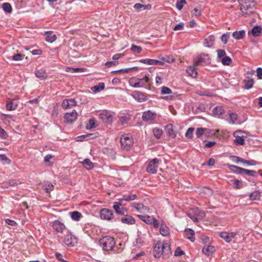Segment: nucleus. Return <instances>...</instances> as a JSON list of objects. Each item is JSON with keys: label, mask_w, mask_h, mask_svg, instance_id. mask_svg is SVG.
<instances>
[{"label": "nucleus", "mask_w": 262, "mask_h": 262, "mask_svg": "<svg viewBox=\"0 0 262 262\" xmlns=\"http://www.w3.org/2000/svg\"><path fill=\"white\" fill-rule=\"evenodd\" d=\"M153 252L155 258L162 256L164 258H168L171 255L170 245L167 241L163 243L158 241L155 245Z\"/></svg>", "instance_id": "f257e3e1"}, {"label": "nucleus", "mask_w": 262, "mask_h": 262, "mask_svg": "<svg viewBox=\"0 0 262 262\" xmlns=\"http://www.w3.org/2000/svg\"><path fill=\"white\" fill-rule=\"evenodd\" d=\"M242 16L246 17L255 12L256 2L254 0H238Z\"/></svg>", "instance_id": "f03ea898"}, {"label": "nucleus", "mask_w": 262, "mask_h": 262, "mask_svg": "<svg viewBox=\"0 0 262 262\" xmlns=\"http://www.w3.org/2000/svg\"><path fill=\"white\" fill-rule=\"evenodd\" d=\"M100 245L105 251H110L115 247V242L113 237L106 236L99 240Z\"/></svg>", "instance_id": "7ed1b4c3"}, {"label": "nucleus", "mask_w": 262, "mask_h": 262, "mask_svg": "<svg viewBox=\"0 0 262 262\" xmlns=\"http://www.w3.org/2000/svg\"><path fill=\"white\" fill-rule=\"evenodd\" d=\"M133 138L129 135H122L120 138L121 148L125 150H129L133 147Z\"/></svg>", "instance_id": "20e7f679"}, {"label": "nucleus", "mask_w": 262, "mask_h": 262, "mask_svg": "<svg viewBox=\"0 0 262 262\" xmlns=\"http://www.w3.org/2000/svg\"><path fill=\"white\" fill-rule=\"evenodd\" d=\"M161 162V160L157 158H154L150 160L146 167V171L151 174H156Z\"/></svg>", "instance_id": "39448f33"}, {"label": "nucleus", "mask_w": 262, "mask_h": 262, "mask_svg": "<svg viewBox=\"0 0 262 262\" xmlns=\"http://www.w3.org/2000/svg\"><path fill=\"white\" fill-rule=\"evenodd\" d=\"M230 169L238 174H245L249 176L256 177L257 172L255 170H248L235 165H231Z\"/></svg>", "instance_id": "423d86ee"}, {"label": "nucleus", "mask_w": 262, "mask_h": 262, "mask_svg": "<svg viewBox=\"0 0 262 262\" xmlns=\"http://www.w3.org/2000/svg\"><path fill=\"white\" fill-rule=\"evenodd\" d=\"M100 217L102 220L111 221L114 217V213L109 209L103 208L100 211Z\"/></svg>", "instance_id": "0eeeda50"}, {"label": "nucleus", "mask_w": 262, "mask_h": 262, "mask_svg": "<svg viewBox=\"0 0 262 262\" xmlns=\"http://www.w3.org/2000/svg\"><path fill=\"white\" fill-rule=\"evenodd\" d=\"M209 62L210 59L209 55L206 54H202L194 62V66H198L199 65L203 66Z\"/></svg>", "instance_id": "6e6552de"}, {"label": "nucleus", "mask_w": 262, "mask_h": 262, "mask_svg": "<svg viewBox=\"0 0 262 262\" xmlns=\"http://www.w3.org/2000/svg\"><path fill=\"white\" fill-rule=\"evenodd\" d=\"M77 118V113L75 110L71 113H67L64 116V121L66 123L72 124L76 121Z\"/></svg>", "instance_id": "1a4fd4ad"}, {"label": "nucleus", "mask_w": 262, "mask_h": 262, "mask_svg": "<svg viewBox=\"0 0 262 262\" xmlns=\"http://www.w3.org/2000/svg\"><path fill=\"white\" fill-rule=\"evenodd\" d=\"M76 243L77 238L74 235L71 233H68L65 235L64 238V243L67 246L73 247Z\"/></svg>", "instance_id": "9d476101"}, {"label": "nucleus", "mask_w": 262, "mask_h": 262, "mask_svg": "<svg viewBox=\"0 0 262 262\" xmlns=\"http://www.w3.org/2000/svg\"><path fill=\"white\" fill-rule=\"evenodd\" d=\"M52 227L56 232L59 233H63L67 229L64 224L58 220H55L53 222Z\"/></svg>", "instance_id": "9b49d317"}, {"label": "nucleus", "mask_w": 262, "mask_h": 262, "mask_svg": "<svg viewBox=\"0 0 262 262\" xmlns=\"http://www.w3.org/2000/svg\"><path fill=\"white\" fill-rule=\"evenodd\" d=\"M156 113L150 110L144 112L142 114V120L145 122L154 120L156 117Z\"/></svg>", "instance_id": "f8f14e48"}, {"label": "nucleus", "mask_w": 262, "mask_h": 262, "mask_svg": "<svg viewBox=\"0 0 262 262\" xmlns=\"http://www.w3.org/2000/svg\"><path fill=\"white\" fill-rule=\"evenodd\" d=\"M133 97L140 102H144L148 99V96L145 93L139 91L134 92Z\"/></svg>", "instance_id": "ddd939ff"}, {"label": "nucleus", "mask_w": 262, "mask_h": 262, "mask_svg": "<svg viewBox=\"0 0 262 262\" xmlns=\"http://www.w3.org/2000/svg\"><path fill=\"white\" fill-rule=\"evenodd\" d=\"M99 118L104 122L111 123L113 121V116L110 113L104 111L99 115Z\"/></svg>", "instance_id": "4468645a"}, {"label": "nucleus", "mask_w": 262, "mask_h": 262, "mask_svg": "<svg viewBox=\"0 0 262 262\" xmlns=\"http://www.w3.org/2000/svg\"><path fill=\"white\" fill-rule=\"evenodd\" d=\"M139 62L148 65H163L164 62L162 61L152 59H143L139 60Z\"/></svg>", "instance_id": "2eb2a0df"}, {"label": "nucleus", "mask_w": 262, "mask_h": 262, "mask_svg": "<svg viewBox=\"0 0 262 262\" xmlns=\"http://www.w3.org/2000/svg\"><path fill=\"white\" fill-rule=\"evenodd\" d=\"M76 105V101L74 99H65L61 104L62 108L64 109L70 108Z\"/></svg>", "instance_id": "dca6fc26"}, {"label": "nucleus", "mask_w": 262, "mask_h": 262, "mask_svg": "<svg viewBox=\"0 0 262 262\" xmlns=\"http://www.w3.org/2000/svg\"><path fill=\"white\" fill-rule=\"evenodd\" d=\"M131 206L141 213H145L148 212L149 210L148 207L145 206L143 204L141 203H133Z\"/></svg>", "instance_id": "f3484780"}, {"label": "nucleus", "mask_w": 262, "mask_h": 262, "mask_svg": "<svg viewBox=\"0 0 262 262\" xmlns=\"http://www.w3.org/2000/svg\"><path fill=\"white\" fill-rule=\"evenodd\" d=\"M165 132L168 136L174 138L176 137V134L173 129V126L171 124H168L165 127Z\"/></svg>", "instance_id": "a211bd4d"}, {"label": "nucleus", "mask_w": 262, "mask_h": 262, "mask_svg": "<svg viewBox=\"0 0 262 262\" xmlns=\"http://www.w3.org/2000/svg\"><path fill=\"white\" fill-rule=\"evenodd\" d=\"M215 40V37L213 35H209L208 37L205 38L204 40V45L207 48H210L212 46Z\"/></svg>", "instance_id": "6ab92c4d"}, {"label": "nucleus", "mask_w": 262, "mask_h": 262, "mask_svg": "<svg viewBox=\"0 0 262 262\" xmlns=\"http://www.w3.org/2000/svg\"><path fill=\"white\" fill-rule=\"evenodd\" d=\"M212 113L214 116L220 117L225 113V110L222 106H217L213 108Z\"/></svg>", "instance_id": "aec40b11"}, {"label": "nucleus", "mask_w": 262, "mask_h": 262, "mask_svg": "<svg viewBox=\"0 0 262 262\" xmlns=\"http://www.w3.org/2000/svg\"><path fill=\"white\" fill-rule=\"evenodd\" d=\"M121 221L123 223L128 225H133L135 223V220L129 215H125L122 217Z\"/></svg>", "instance_id": "412c9836"}, {"label": "nucleus", "mask_w": 262, "mask_h": 262, "mask_svg": "<svg viewBox=\"0 0 262 262\" xmlns=\"http://www.w3.org/2000/svg\"><path fill=\"white\" fill-rule=\"evenodd\" d=\"M36 76L40 80H43L47 78L48 75L43 69H39L35 73Z\"/></svg>", "instance_id": "4be33fe9"}, {"label": "nucleus", "mask_w": 262, "mask_h": 262, "mask_svg": "<svg viewBox=\"0 0 262 262\" xmlns=\"http://www.w3.org/2000/svg\"><path fill=\"white\" fill-rule=\"evenodd\" d=\"M113 208L116 213L119 215H124L125 213H127L128 211L126 208L118 205H113Z\"/></svg>", "instance_id": "5701e85b"}, {"label": "nucleus", "mask_w": 262, "mask_h": 262, "mask_svg": "<svg viewBox=\"0 0 262 262\" xmlns=\"http://www.w3.org/2000/svg\"><path fill=\"white\" fill-rule=\"evenodd\" d=\"M18 105V102L14 100H12L7 102L6 107L7 109L9 111H14L16 109Z\"/></svg>", "instance_id": "b1692460"}, {"label": "nucleus", "mask_w": 262, "mask_h": 262, "mask_svg": "<svg viewBox=\"0 0 262 262\" xmlns=\"http://www.w3.org/2000/svg\"><path fill=\"white\" fill-rule=\"evenodd\" d=\"M235 159L237 163L242 162L248 165H255L257 164V162L253 160H246L238 157H235Z\"/></svg>", "instance_id": "393cba45"}, {"label": "nucleus", "mask_w": 262, "mask_h": 262, "mask_svg": "<svg viewBox=\"0 0 262 262\" xmlns=\"http://www.w3.org/2000/svg\"><path fill=\"white\" fill-rule=\"evenodd\" d=\"M138 81L140 83V88L149 86L150 85L148 76L145 75V76L142 78H138Z\"/></svg>", "instance_id": "a878e982"}, {"label": "nucleus", "mask_w": 262, "mask_h": 262, "mask_svg": "<svg viewBox=\"0 0 262 262\" xmlns=\"http://www.w3.org/2000/svg\"><path fill=\"white\" fill-rule=\"evenodd\" d=\"M46 40L49 42H53L56 39V36L52 31H47L45 33Z\"/></svg>", "instance_id": "bb28decb"}, {"label": "nucleus", "mask_w": 262, "mask_h": 262, "mask_svg": "<svg viewBox=\"0 0 262 262\" xmlns=\"http://www.w3.org/2000/svg\"><path fill=\"white\" fill-rule=\"evenodd\" d=\"M185 233L186 235V237L189 239L191 242H194L195 240L194 237V232L193 230L190 228H187L185 230Z\"/></svg>", "instance_id": "cd10ccee"}, {"label": "nucleus", "mask_w": 262, "mask_h": 262, "mask_svg": "<svg viewBox=\"0 0 262 262\" xmlns=\"http://www.w3.org/2000/svg\"><path fill=\"white\" fill-rule=\"evenodd\" d=\"M244 88L247 90H249L252 88L253 86L254 80L253 78H250L249 77H247L244 80Z\"/></svg>", "instance_id": "c85d7f7f"}, {"label": "nucleus", "mask_w": 262, "mask_h": 262, "mask_svg": "<svg viewBox=\"0 0 262 262\" xmlns=\"http://www.w3.org/2000/svg\"><path fill=\"white\" fill-rule=\"evenodd\" d=\"M200 193L204 197H208L212 195L213 191L209 187H203L201 189Z\"/></svg>", "instance_id": "c756f323"}, {"label": "nucleus", "mask_w": 262, "mask_h": 262, "mask_svg": "<svg viewBox=\"0 0 262 262\" xmlns=\"http://www.w3.org/2000/svg\"><path fill=\"white\" fill-rule=\"evenodd\" d=\"M245 35V31L244 30H240L235 31L232 33L233 37L236 40L243 39Z\"/></svg>", "instance_id": "7c9ffc66"}, {"label": "nucleus", "mask_w": 262, "mask_h": 262, "mask_svg": "<svg viewBox=\"0 0 262 262\" xmlns=\"http://www.w3.org/2000/svg\"><path fill=\"white\" fill-rule=\"evenodd\" d=\"M195 67L196 66H194L193 64L192 66L189 67L186 70L187 74L192 78H195L198 75L196 69H195Z\"/></svg>", "instance_id": "2f4dec72"}, {"label": "nucleus", "mask_w": 262, "mask_h": 262, "mask_svg": "<svg viewBox=\"0 0 262 262\" xmlns=\"http://www.w3.org/2000/svg\"><path fill=\"white\" fill-rule=\"evenodd\" d=\"M81 163L87 170H91L94 167L93 163L89 159H84Z\"/></svg>", "instance_id": "473e14b6"}, {"label": "nucleus", "mask_w": 262, "mask_h": 262, "mask_svg": "<svg viewBox=\"0 0 262 262\" xmlns=\"http://www.w3.org/2000/svg\"><path fill=\"white\" fill-rule=\"evenodd\" d=\"M215 248L213 246H208L206 247L203 248L202 250V252L205 254L209 256L212 254L213 252L214 251Z\"/></svg>", "instance_id": "72a5a7b5"}, {"label": "nucleus", "mask_w": 262, "mask_h": 262, "mask_svg": "<svg viewBox=\"0 0 262 262\" xmlns=\"http://www.w3.org/2000/svg\"><path fill=\"white\" fill-rule=\"evenodd\" d=\"M137 216L140 220H141L142 221H143L147 224H149V225L151 224V221L153 219V217H151L149 215H138Z\"/></svg>", "instance_id": "f704fd0d"}, {"label": "nucleus", "mask_w": 262, "mask_h": 262, "mask_svg": "<svg viewBox=\"0 0 262 262\" xmlns=\"http://www.w3.org/2000/svg\"><path fill=\"white\" fill-rule=\"evenodd\" d=\"M71 217L73 220L75 221H79L82 217V215L79 212L77 211H74L71 213Z\"/></svg>", "instance_id": "c9c22d12"}, {"label": "nucleus", "mask_w": 262, "mask_h": 262, "mask_svg": "<svg viewBox=\"0 0 262 262\" xmlns=\"http://www.w3.org/2000/svg\"><path fill=\"white\" fill-rule=\"evenodd\" d=\"M261 28L259 26H255L251 31V33L253 36H259L261 34Z\"/></svg>", "instance_id": "e433bc0d"}, {"label": "nucleus", "mask_w": 262, "mask_h": 262, "mask_svg": "<svg viewBox=\"0 0 262 262\" xmlns=\"http://www.w3.org/2000/svg\"><path fill=\"white\" fill-rule=\"evenodd\" d=\"M160 234L164 236H167L169 234V230L168 227L165 225H161L160 229Z\"/></svg>", "instance_id": "4c0bfd02"}, {"label": "nucleus", "mask_w": 262, "mask_h": 262, "mask_svg": "<svg viewBox=\"0 0 262 262\" xmlns=\"http://www.w3.org/2000/svg\"><path fill=\"white\" fill-rule=\"evenodd\" d=\"M129 85L131 86L134 88H140V83L138 81V78L136 77H133L130 78L129 80Z\"/></svg>", "instance_id": "58836bf2"}, {"label": "nucleus", "mask_w": 262, "mask_h": 262, "mask_svg": "<svg viewBox=\"0 0 262 262\" xmlns=\"http://www.w3.org/2000/svg\"><path fill=\"white\" fill-rule=\"evenodd\" d=\"M105 85L103 82H100L98 85L94 86L92 90L95 93L99 92L104 89Z\"/></svg>", "instance_id": "ea45409f"}, {"label": "nucleus", "mask_w": 262, "mask_h": 262, "mask_svg": "<svg viewBox=\"0 0 262 262\" xmlns=\"http://www.w3.org/2000/svg\"><path fill=\"white\" fill-rule=\"evenodd\" d=\"M249 197L251 200H258L260 198V192L258 191H255L250 193Z\"/></svg>", "instance_id": "a19ab883"}, {"label": "nucleus", "mask_w": 262, "mask_h": 262, "mask_svg": "<svg viewBox=\"0 0 262 262\" xmlns=\"http://www.w3.org/2000/svg\"><path fill=\"white\" fill-rule=\"evenodd\" d=\"M234 135H235V133L234 134ZM235 139L234 140V142L236 145H243L245 143V139L243 137H239V136H235L234 135Z\"/></svg>", "instance_id": "79ce46f5"}, {"label": "nucleus", "mask_w": 262, "mask_h": 262, "mask_svg": "<svg viewBox=\"0 0 262 262\" xmlns=\"http://www.w3.org/2000/svg\"><path fill=\"white\" fill-rule=\"evenodd\" d=\"M237 120V115L236 113H231L229 114L228 122L231 124H234Z\"/></svg>", "instance_id": "37998d69"}, {"label": "nucleus", "mask_w": 262, "mask_h": 262, "mask_svg": "<svg viewBox=\"0 0 262 262\" xmlns=\"http://www.w3.org/2000/svg\"><path fill=\"white\" fill-rule=\"evenodd\" d=\"M220 237L224 239L226 242L229 243L231 242L229 237V232H222L220 234Z\"/></svg>", "instance_id": "c03bdc74"}, {"label": "nucleus", "mask_w": 262, "mask_h": 262, "mask_svg": "<svg viewBox=\"0 0 262 262\" xmlns=\"http://www.w3.org/2000/svg\"><path fill=\"white\" fill-rule=\"evenodd\" d=\"M137 198V195L135 194H130L129 195H123V200L125 201H130L135 200Z\"/></svg>", "instance_id": "a18cd8bd"}, {"label": "nucleus", "mask_w": 262, "mask_h": 262, "mask_svg": "<svg viewBox=\"0 0 262 262\" xmlns=\"http://www.w3.org/2000/svg\"><path fill=\"white\" fill-rule=\"evenodd\" d=\"M2 8L4 11L7 13H11L12 11L11 5L8 3H4Z\"/></svg>", "instance_id": "49530a36"}, {"label": "nucleus", "mask_w": 262, "mask_h": 262, "mask_svg": "<svg viewBox=\"0 0 262 262\" xmlns=\"http://www.w3.org/2000/svg\"><path fill=\"white\" fill-rule=\"evenodd\" d=\"M232 182L233 187L235 189H241L243 187L242 183L238 180H233L231 181Z\"/></svg>", "instance_id": "de8ad7c7"}, {"label": "nucleus", "mask_w": 262, "mask_h": 262, "mask_svg": "<svg viewBox=\"0 0 262 262\" xmlns=\"http://www.w3.org/2000/svg\"><path fill=\"white\" fill-rule=\"evenodd\" d=\"M93 136V134H89L84 135H82L79 137H78L77 138L78 139V141H86L89 140L90 138H93L92 136Z\"/></svg>", "instance_id": "09e8293b"}, {"label": "nucleus", "mask_w": 262, "mask_h": 262, "mask_svg": "<svg viewBox=\"0 0 262 262\" xmlns=\"http://www.w3.org/2000/svg\"><path fill=\"white\" fill-rule=\"evenodd\" d=\"M153 133L156 138L159 139L163 134V130L162 129L155 128L153 129Z\"/></svg>", "instance_id": "8fccbe9b"}, {"label": "nucleus", "mask_w": 262, "mask_h": 262, "mask_svg": "<svg viewBox=\"0 0 262 262\" xmlns=\"http://www.w3.org/2000/svg\"><path fill=\"white\" fill-rule=\"evenodd\" d=\"M232 62V60L229 56H226L222 59V63L223 65L229 66Z\"/></svg>", "instance_id": "3c124183"}, {"label": "nucleus", "mask_w": 262, "mask_h": 262, "mask_svg": "<svg viewBox=\"0 0 262 262\" xmlns=\"http://www.w3.org/2000/svg\"><path fill=\"white\" fill-rule=\"evenodd\" d=\"M43 187L47 192H50L51 191L53 190L54 186L51 183L47 182L43 185Z\"/></svg>", "instance_id": "603ef678"}, {"label": "nucleus", "mask_w": 262, "mask_h": 262, "mask_svg": "<svg viewBox=\"0 0 262 262\" xmlns=\"http://www.w3.org/2000/svg\"><path fill=\"white\" fill-rule=\"evenodd\" d=\"M206 130H207L206 128L202 127L198 128L195 132L196 137L198 138H200Z\"/></svg>", "instance_id": "864d4df0"}, {"label": "nucleus", "mask_w": 262, "mask_h": 262, "mask_svg": "<svg viewBox=\"0 0 262 262\" xmlns=\"http://www.w3.org/2000/svg\"><path fill=\"white\" fill-rule=\"evenodd\" d=\"M186 3L185 0H178L176 3V7L178 10H181L183 8L184 5Z\"/></svg>", "instance_id": "5fc2aeb1"}, {"label": "nucleus", "mask_w": 262, "mask_h": 262, "mask_svg": "<svg viewBox=\"0 0 262 262\" xmlns=\"http://www.w3.org/2000/svg\"><path fill=\"white\" fill-rule=\"evenodd\" d=\"M131 51L135 53H140L142 51L141 47L132 45L130 49Z\"/></svg>", "instance_id": "6e6d98bb"}, {"label": "nucleus", "mask_w": 262, "mask_h": 262, "mask_svg": "<svg viewBox=\"0 0 262 262\" xmlns=\"http://www.w3.org/2000/svg\"><path fill=\"white\" fill-rule=\"evenodd\" d=\"M0 161L3 162L4 164H9L11 162L10 160L5 155H0Z\"/></svg>", "instance_id": "4d7b16f0"}, {"label": "nucleus", "mask_w": 262, "mask_h": 262, "mask_svg": "<svg viewBox=\"0 0 262 262\" xmlns=\"http://www.w3.org/2000/svg\"><path fill=\"white\" fill-rule=\"evenodd\" d=\"M18 183L17 181L15 180H10L8 182H6L4 184V186L6 188H7L9 186H13L15 185H17Z\"/></svg>", "instance_id": "13d9d810"}, {"label": "nucleus", "mask_w": 262, "mask_h": 262, "mask_svg": "<svg viewBox=\"0 0 262 262\" xmlns=\"http://www.w3.org/2000/svg\"><path fill=\"white\" fill-rule=\"evenodd\" d=\"M194 130V128L193 127H190L189 128L186 133H185V136L186 138L191 139L193 137V133Z\"/></svg>", "instance_id": "bf43d9fd"}, {"label": "nucleus", "mask_w": 262, "mask_h": 262, "mask_svg": "<svg viewBox=\"0 0 262 262\" xmlns=\"http://www.w3.org/2000/svg\"><path fill=\"white\" fill-rule=\"evenodd\" d=\"M161 94H170L172 93L171 89L167 86H163L161 91Z\"/></svg>", "instance_id": "052dcab7"}, {"label": "nucleus", "mask_w": 262, "mask_h": 262, "mask_svg": "<svg viewBox=\"0 0 262 262\" xmlns=\"http://www.w3.org/2000/svg\"><path fill=\"white\" fill-rule=\"evenodd\" d=\"M230 37V33L227 32L226 33H224L222 35L221 37V40L224 43H226L228 39Z\"/></svg>", "instance_id": "680f3d73"}, {"label": "nucleus", "mask_w": 262, "mask_h": 262, "mask_svg": "<svg viewBox=\"0 0 262 262\" xmlns=\"http://www.w3.org/2000/svg\"><path fill=\"white\" fill-rule=\"evenodd\" d=\"M24 56V55L21 54H15L12 56V59L15 61L22 60Z\"/></svg>", "instance_id": "e2e57ef3"}, {"label": "nucleus", "mask_w": 262, "mask_h": 262, "mask_svg": "<svg viewBox=\"0 0 262 262\" xmlns=\"http://www.w3.org/2000/svg\"><path fill=\"white\" fill-rule=\"evenodd\" d=\"M204 143L206 148H210L216 144V142L214 141H208L207 140H205Z\"/></svg>", "instance_id": "0e129e2a"}, {"label": "nucleus", "mask_w": 262, "mask_h": 262, "mask_svg": "<svg viewBox=\"0 0 262 262\" xmlns=\"http://www.w3.org/2000/svg\"><path fill=\"white\" fill-rule=\"evenodd\" d=\"M184 254V252L182 251L180 247H177L175 252L174 255L176 256H180Z\"/></svg>", "instance_id": "69168bd1"}, {"label": "nucleus", "mask_w": 262, "mask_h": 262, "mask_svg": "<svg viewBox=\"0 0 262 262\" xmlns=\"http://www.w3.org/2000/svg\"><path fill=\"white\" fill-rule=\"evenodd\" d=\"M0 137L3 139H6L8 137L7 133L1 127H0Z\"/></svg>", "instance_id": "338daca9"}, {"label": "nucleus", "mask_w": 262, "mask_h": 262, "mask_svg": "<svg viewBox=\"0 0 262 262\" xmlns=\"http://www.w3.org/2000/svg\"><path fill=\"white\" fill-rule=\"evenodd\" d=\"M256 75L258 79H262V68H258L256 69Z\"/></svg>", "instance_id": "774afa93"}]
</instances>
